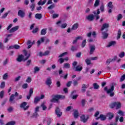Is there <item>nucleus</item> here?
Segmentation results:
<instances>
[{
  "instance_id": "obj_3",
  "label": "nucleus",
  "mask_w": 125,
  "mask_h": 125,
  "mask_svg": "<svg viewBox=\"0 0 125 125\" xmlns=\"http://www.w3.org/2000/svg\"><path fill=\"white\" fill-rule=\"evenodd\" d=\"M115 83H113L112 85L111 86V88L108 89L107 93L109 95L110 97H113L115 95V93H114V88H115Z\"/></svg>"
},
{
  "instance_id": "obj_38",
  "label": "nucleus",
  "mask_w": 125,
  "mask_h": 125,
  "mask_svg": "<svg viewBox=\"0 0 125 125\" xmlns=\"http://www.w3.org/2000/svg\"><path fill=\"white\" fill-rule=\"evenodd\" d=\"M85 62L87 65H90L91 64V61H90L89 59H86L85 60Z\"/></svg>"
},
{
  "instance_id": "obj_63",
  "label": "nucleus",
  "mask_w": 125,
  "mask_h": 125,
  "mask_svg": "<svg viewBox=\"0 0 125 125\" xmlns=\"http://www.w3.org/2000/svg\"><path fill=\"white\" fill-rule=\"evenodd\" d=\"M124 80H125V74H124L122 76H121L120 78V82H124Z\"/></svg>"
},
{
  "instance_id": "obj_32",
  "label": "nucleus",
  "mask_w": 125,
  "mask_h": 125,
  "mask_svg": "<svg viewBox=\"0 0 125 125\" xmlns=\"http://www.w3.org/2000/svg\"><path fill=\"white\" fill-rule=\"evenodd\" d=\"M81 38H82V37L80 36H78V37H76L75 40H74L72 42L73 44H75V43H77V42H78V41H79V40H80Z\"/></svg>"
},
{
  "instance_id": "obj_10",
  "label": "nucleus",
  "mask_w": 125,
  "mask_h": 125,
  "mask_svg": "<svg viewBox=\"0 0 125 125\" xmlns=\"http://www.w3.org/2000/svg\"><path fill=\"white\" fill-rule=\"evenodd\" d=\"M86 19L88 21H93L94 20V15L93 14H90L86 17Z\"/></svg>"
},
{
  "instance_id": "obj_28",
  "label": "nucleus",
  "mask_w": 125,
  "mask_h": 125,
  "mask_svg": "<svg viewBox=\"0 0 125 125\" xmlns=\"http://www.w3.org/2000/svg\"><path fill=\"white\" fill-rule=\"evenodd\" d=\"M46 30H47L46 28L42 29L41 30V35H42V36H44V35L46 34Z\"/></svg>"
},
{
  "instance_id": "obj_15",
  "label": "nucleus",
  "mask_w": 125,
  "mask_h": 125,
  "mask_svg": "<svg viewBox=\"0 0 125 125\" xmlns=\"http://www.w3.org/2000/svg\"><path fill=\"white\" fill-rule=\"evenodd\" d=\"M45 83L46 84H47V85H48V86H50V85L52 83V82L51 81V78L50 77L47 78Z\"/></svg>"
},
{
  "instance_id": "obj_62",
  "label": "nucleus",
  "mask_w": 125,
  "mask_h": 125,
  "mask_svg": "<svg viewBox=\"0 0 125 125\" xmlns=\"http://www.w3.org/2000/svg\"><path fill=\"white\" fill-rule=\"evenodd\" d=\"M14 48H15V49H19L20 48V46L18 44H15L14 45Z\"/></svg>"
},
{
  "instance_id": "obj_4",
  "label": "nucleus",
  "mask_w": 125,
  "mask_h": 125,
  "mask_svg": "<svg viewBox=\"0 0 125 125\" xmlns=\"http://www.w3.org/2000/svg\"><path fill=\"white\" fill-rule=\"evenodd\" d=\"M16 96H18V93L17 92H15V94H12L10 96V98L9 99V102L12 103V104H14L15 103V97Z\"/></svg>"
},
{
  "instance_id": "obj_40",
  "label": "nucleus",
  "mask_w": 125,
  "mask_h": 125,
  "mask_svg": "<svg viewBox=\"0 0 125 125\" xmlns=\"http://www.w3.org/2000/svg\"><path fill=\"white\" fill-rule=\"evenodd\" d=\"M86 44V40H84L82 43L81 47L83 48Z\"/></svg>"
},
{
  "instance_id": "obj_43",
  "label": "nucleus",
  "mask_w": 125,
  "mask_h": 125,
  "mask_svg": "<svg viewBox=\"0 0 125 125\" xmlns=\"http://www.w3.org/2000/svg\"><path fill=\"white\" fill-rule=\"evenodd\" d=\"M5 87V82H2L0 85V88H4Z\"/></svg>"
},
{
  "instance_id": "obj_21",
  "label": "nucleus",
  "mask_w": 125,
  "mask_h": 125,
  "mask_svg": "<svg viewBox=\"0 0 125 125\" xmlns=\"http://www.w3.org/2000/svg\"><path fill=\"white\" fill-rule=\"evenodd\" d=\"M86 88H87V87H86V85H85V84H83L81 91L82 92H85L86 90Z\"/></svg>"
},
{
  "instance_id": "obj_20",
  "label": "nucleus",
  "mask_w": 125,
  "mask_h": 125,
  "mask_svg": "<svg viewBox=\"0 0 125 125\" xmlns=\"http://www.w3.org/2000/svg\"><path fill=\"white\" fill-rule=\"evenodd\" d=\"M44 42V38L42 37L41 38V40H38L37 41L38 46H40L41 45V43H42V42Z\"/></svg>"
},
{
  "instance_id": "obj_50",
  "label": "nucleus",
  "mask_w": 125,
  "mask_h": 125,
  "mask_svg": "<svg viewBox=\"0 0 125 125\" xmlns=\"http://www.w3.org/2000/svg\"><path fill=\"white\" fill-rule=\"evenodd\" d=\"M5 47L4 45H3V44L2 42H0V49H2V50H3L4 49Z\"/></svg>"
},
{
  "instance_id": "obj_8",
  "label": "nucleus",
  "mask_w": 125,
  "mask_h": 125,
  "mask_svg": "<svg viewBox=\"0 0 125 125\" xmlns=\"http://www.w3.org/2000/svg\"><path fill=\"white\" fill-rule=\"evenodd\" d=\"M106 117L108 118V121H111L114 118V113L108 112L106 114Z\"/></svg>"
},
{
  "instance_id": "obj_64",
  "label": "nucleus",
  "mask_w": 125,
  "mask_h": 125,
  "mask_svg": "<svg viewBox=\"0 0 125 125\" xmlns=\"http://www.w3.org/2000/svg\"><path fill=\"white\" fill-rule=\"evenodd\" d=\"M100 10L102 12H104V5L102 4L100 7Z\"/></svg>"
},
{
  "instance_id": "obj_29",
  "label": "nucleus",
  "mask_w": 125,
  "mask_h": 125,
  "mask_svg": "<svg viewBox=\"0 0 125 125\" xmlns=\"http://www.w3.org/2000/svg\"><path fill=\"white\" fill-rule=\"evenodd\" d=\"M100 3V0H96L94 4V7H97Z\"/></svg>"
},
{
  "instance_id": "obj_61",
  "label": "nucleus",
  "mask_w": 125,
  "mask_h": 125,
  "mask_svg": "<svg viewBox=\"0 0 125 125\" xmlns=\"http://www.w3.org/2000/svg\"><path fill=\"white\" fill-rule=\"evenodd\" d=\"M22 88H23L24 89L27 88H28V84L27 83H24L22 85Z\"/></svg>"
},
{
  "instance_id": "obj_56",
  "label": "nucleus",
  "mask_w": 125,
  "mask_h": 125,
  "mask_svg": "<svg viewBox=\"0 0 125 125\" xmlns=\"http://www.w3.org/2000/svg\"><path fill=\"white\" fill-rule=\"evenodd\" d=\"M51 122H52L51 118H48L47 121V125H50L51 124Z\"/></svg>"
},
{
  "instance_id": "obj_60",
  "label": "nucleus",
  "mask_w": 125,
  "mask_h": 125,
  "mask_svg": "<svg viewBox=\"0 0 125 125\" xmlns=\"http://www.w3.org/2000/svg\"><path fill=\"white\" fill-rule=\"evenodd\" d=\"M31 117L32 118H37L38 117V112L35 111Z\"/></svg>"
},
{
  "instance_id": "obj_18",
  "label": "nucleus",
  "mask_w": 125,
  "mask_h": 125,
  "mask_svg": "<svg viewBox=\"0 0 125 125\" xmlns=\"http://www.w3.org/2000/svg\"><path fill=\"white\" fill-rule=\"evenodd\" d=\"M102 34L103 35V39H104V40L107 39V38H108V37H109V34H108V33H107L105 32H102Z\"/></svg>"
},
{
  "instance_id": "obj_6",
  "label": "nucleus",
  "mask_w": 125,
  "mask_h": 125,
  "mask_svg": "<svg viewBox=\"0 0 125 125\" xmlns=\"http://www.w3.org/2000/svg\"><path fill=\"white\" fill-rule=\"evenodd\" d=\"M81 122H83L84 123H86L87 122V120L89 119V116L88 115H86V117L84 115H83L80 117Z\"/></svg>"
},
{
  "instance_id": "obj_36",
  "label": "nucleus",
  "mask_w": 125,
  "mask_h": 125,
  "mask_svg": "<svg viewBox=\"0 0 125 125\" xmlns=\"http://www.w3.org/2000/svg\"><path fill=\"white\" fill-rule=\"evenodd\" d=\"M116 109H120L121 108V107H122V104H121V103L120 102H116Z\"/></svg>"
},
{
  "instance_id": "obj_5",
  "label": "nucleus",
  "mask_w": 125,
  "mask_h": 125,
  "mask_svg": "<svg viewBox=\"0 0 125 125\" xmlns=\"http://www.w3.org/2000/svg\"><path fill=\"white\" fill-rule=\"evenodd\" d=\"M55 114L57 115L58 118H60L62 116V112H61V109L59 107H57L55 109Z\"/></svg>"
},
{
  "instance_id": "obj_31",
  "label": "nucleus",
  "mask_w": 125,
  "mask_h": 125,
  "mask_svg": "<svg viewBox=\"0 0 125 125\" xmlns=\"http://www.w3.org/2000/svg\"><path fill=\"white\" fill-rule=\"evenodd\" d=\"M74 117L75 119H77L79 117V111L78 110H75L74 112Z\"/></svg>"
},
{
  "instance_id": "obj_59",
  "label": "nucleus",
  "mask_w": 125,
  "mask_h": 125,
  "mask_svg": "<svg viewBox=\"0 0 125 125\" xmlns=\"http://www.w3.org/2000/svg\"><path fill=\"white\" fill-rule=\"evenodd\" d=\"M32 82V78L31 77H28L27 79L26 80V82L28 83H30Z\"/></svg>"
},
{
  "instance_id": "obj_22",
  "label": "nucleus",
  "mask_w": 125,
  "mask_h": 125,
  "mask_svg": "<svg viewBox=\"0 0 125 125\" xmlns=\"http://www.w3.org/2000/svg\"><path fill=\"white\" fill-rule=\"evenodd\" d=\"M117 43V42L116 41H111L109 42L108 44L107 45V47H110V46H112V45H115Z\"/></svg>"
},
{
  "instance_id": "obj_1",
  "label": "nucleus",
  "mask_w": 125,
  "mask_h": 125,
  "mask_svg": "<svg viewBox=\"0 0 125 125\" xmlns=\"http://www.w3.org/2000/svg\"><path fill=\"white\" fill-rule=\"evenodd\" d=\"M23 55H20L18 56V58L17 59V60L18 62H22V61H23V62H25L26 60H28L29 58L31 57V53L28 54V52L26 50H23ZM26 56V57L25 58L24 56Z\"/></svg>"
},
{
  "instance_id": "obj_24",
  "label": "nucleus",
  "mask_w": 125,
  "mask_h": 125,
  "mask_svg": "<svg viewBox=\"0 0 125 125\" xmlns=\"http://www.w3.org/2000/svg\"><path fill=\"white\" fill-rule=\"evenodd\" d=\"M42 16L41 14L37 13L35 15V18L36 19H39L40 20L42 19Z\"/></svg>"
},
{
  "instance_id": "obj_23",
  "label": "nucleus",
  "mask_w": 125,
  "mask_h": 125,
  "mask_svg": "<svg viewBox=\"0 0 125 125\" xmlns=\"http://www.w3.org/2000/svg\"><path fill=\"white\" fill-rule=\"evenodd\" d=\"M100 118L101 121H105L107 119V117L102 114L100 115Z\"/></svg>"
},
{
  "instance_id": "obj_51",
  "label": "nucleus",
  "mask_w": 125,
  "mask_h": 125,
  "mask_svg": "<svg viewBox=\"0 0 125 125\" xmlns=\"http://www.w3.org/2000/svg\"><path fill=\"white\" fill-rule=\"evenodd\" d=\"M54 7H55V4H53L50 5L49 7H48L47 9H53V8H54Z\"/></svg>"
},
{
  "instance_id": "obj_13",
  "label": "nucleus",
  "mask_w": 125,
  "mask_h": 125,
  "mask_svg": "<svg viewBox=\"0 0 125 125\" xmlns=\"http://www.w3.org/2000/svg\"><path fill=\"white\" fill-rule=\"evenodd\" d=\"M109 27H110V25H109L108 23H105L104 24H103V26L101 29V31H104V30H105V29H108V28H109Z\"/></svg>"
},
{
  "instance_id": "obj_46",
  "label": "nucleus",
  "mask_w": 125,
  "mask_h": 125,
  "mask_svg": "<svg viewBox=\"0 0 125 125\" xmlns=\"http://www.w3.org/2000/svg\"><path fill=\"white\" fill-rule=\"evenodd\" d=\"M71 109H73V107L72 106H68L66 107L65 110L67 112H70Z\"/></svg>"
},
{
  "instance_id": "obj_49",
  "label": "nucleus",
  "mask_w": 125,
  "mask_h": 125,
  "mask_svg": "<svg viewBox=\"0 0 125 125\" xmlns=\"http://www.w3.org/2000/svg\"><path fill=\"white\" fill-rule=\"evenodd\" d=\"M58 61L60 63V64H62V63H64V59L61 58L59 59Z\"/></svg>"
},
{
  "instance_id": "obj_52",
  "label": "nucleus",
  "mask_w": 125,
  "mask_h": 125,
  "mask_svg": "<svg viewBox=\"0 0 125 125\" xmlns=\"http://www.w3.org/2000/svg\"><path fill=\"white\" fill-rule=\"evenodd\" d=\"M3 95H4V91L3 90L0 92V98H3Z\"/></svg>"
},
{
  "instance_id": "obj_33",
  "label": "nucleus",
  "mask_w": 125,
  "mask_h": 125,
  "mask_svg": "<svg viewBox=\"0 0 125 125\" xmlns=\"http://www.w3.org/2000/svg\"><path fill=\"white\" fill-rule=\"evenodd\" d=\"M30 8H31V11H34L35 10V7H36V4L35 3H32L29 6Z\"/></svg>"
},
{
  "instance_id": "obj_12",
  "label": "nucleus",
  "mask_w": 125,
  "mask_h": 125,
  "mask_svg": "<svg viewBox=\"0 0 125 125\" xmlns=\"http://www.w3.org/2000/svg\"><path fill=\"white\" fill-rule=\"evenodd\" d=\"M25 12L21 10H19L18 12V16H20L21 18H24L25 17Z\"/></svg>"
},
{
  "instance_id": "obj_41",
  "label": "nucleus",
  "mask_w": 125,
  "mask_h": 125,
  "mask_svg": "<svg viewBox=\"0 0 125 125\" xmlns=\"http://www.w3.org/2000/svg\"><path fill=\"white\" fill-rule=\"evenodd\" d=\"M123 19V15L121 14H119L117 16V21H120V20H122Z\"/></svg>"
},
{
  "instance_id": "obj_57",
  "label": "nucleus",
  "mask_w": 125,
  "mask_h": 125,
  "mask_svg": "<svg viewBox=\"0 0 125 125\" xmlns=\"http://www.w3.org/2000/svg\"><path fill=\"white\" fill-rule=\"evenodd\" d=\"M38 31H39V28L37 27L33 29V30L32 31V33L33 34H36L37 33Z\"/></svg>"
},
{
  "instance_id": "obj_11",
  "label": "nucleus",
  "mask_w": 125,
  "mask_h": 125,
  "mask_svg": "<svg viewBox=\"0 0 125 125\" xmlns=\"http://www.w3.org/2000/svg\"><path fill=\"white\" fill-rule=\"evenodd\" d=\"M89 48H90L89 54L91 55L92 54H93V52L95 51V45H91L89 46Z\"/></svg>"
},
{
  "instance_id": "obj_26",
  "label": "nucleus",
  "mask_w": 125,
  "mask_h": 125,
  "mask_svg": "<svg viewBox=\"0 0 125 125\" xmlns=\"http://www.w3.org/2000/svg\"><path fill=\"white\" fill-rule=\"evenodd\" d=\"M45 2H46V0H44L43 1L40 0L38 3V5H43V4H45Z\"/></svg>"
},
{
  "instance_id": "obj_9",
  "label": "nucleus",
  "mask_w": 125,
  "mask_h": 125,
  "mask_svg": "<svg viewBox=\"0 0 125 125\" xmlns=\"http://www.w3.org/2000/svg\"><path fill=\"white\" fill-rule=\"evenodd\" d=\"M33 93H34V88H31L29 90V95L27 96V99L30 100L31 99V97L33 95Z\"/></svg>"
},
{
  "instance_id": "obj_30",
  "label": "nucleus",
  "mask_w": 125,
  "mask_h": 125,
  "mask_svg": "<svg viewBox=\"0 0 125 125\" xmlns=\"http://www.w3.org/2000/svg\"><path fill=\"white\" fill-rule=\"evenodd\" d=\"M122 35V31L121 29H119L117 33V40H119L121 38V35Z\"/></svg>"
},
{
  "instance_id": "obj_54",
  "label": "nucleus",
  "mask_w": 125,
  "mask_h": 125,
  "mask_svg": "<svg viewBox=\"0 0 125 125\" xmlns=\"http://www.w3.org/2000/svg\"><path fill=\"white\" fill-rule=\"evenodd\" d=\"M119 57L120 58H123L125 57V52H121L119 55Z\"/></svg>"
},
{
  "instance_id": "obj_7",
  "label": "nucleus",
  "mask_w": 125,
  "mask_h": 125,
  "mask_svg": "<svg viewBox=\"0 0 125 125\" xmlns=\"http://www.w3.org/2000/svg\"><path fill=\"white\" fill-rule=\"evenodd\" d=\"M26 105H27V102H24L21 104L20 107L21 108H22L23 109H24V111H26V110H28L29 107V105H27V106Z\"/></svg>"
},
{
  "instance_id": "obj_16",
  "label": "nucleus",
  "mask_w": 125,
  "mask_h": 125,
  "mask_svg": "<svg viewBox=\"0 0 125 125\" xmlns=\"http://www.w3.org/2000/svg\"><path fill=\"white\" fill-rule=\"evenodd\" d=\"M75 72H82L83 71V66L77 65L75 67Z\"/></svg>"
},
{
  "instance_id": "obj_53",
  "label": "nucleus",
  "mask_w": 125,
  "mask_h": 125,
  "mask_svg": "<svg viewBox=\"0 0 125 125\" xmlns=\"http://www.w3.org/2000/svg\"><path fill=\"white\" fill-rule=\"evenodd\" d=\"M112 62H113V59H109L107 60L106 61V63L109 65V64H110V63H111Z\"/></svg>"
},
{
  "instance_id": "obj_47",
  "label": "nucleus",
  "mask_w": 125,
  "mask_h": 125,
  "mask_svg": "<svg viewBox=\"0 0 125 125\" xmlns=\"http://www.w3.org/2000/svg\"><path fill=\"white\" fill-rule=\"evenodd\" d=\"M68 54L67 52H64L63 53L61 54L59 57V58H61V57H63V56H65V55H67Z\"/></svg>"
},
{
  "instance_id": "obj_19",
  "label": "nucleus",
  "mask_w": 125,
  "mask_h": 125,
  "mask_svg": "<svg viewBox=\"0 0 125 125\" xmlns=\"http://www.w3.org/2000/svg\"><path fill=\"white\" fill-rule=\"evenodd\" d=\"M78 28H79V23H75L72 26V27L71 28V30H77V29H78Z\"/></svg>"
},
{
  "instance_id": "obj_48",
  "label": "nucleus",
  "mask_w": 125,
  "mask_h": 125,
  "mask_svg": "<svg viewBox=\"0 0 125 125\" xmlns=\"http://www.w3.org/2000/svg\"><path fill=\"white\" fill-rule=\"evenodd\" d=\"M40 70V67L38 66H35L34 67V73H36L37 72H39Z\"/></svg>"
},
{
  "instance_id": "obj_45",
  "label": "nucleus",
  "mask_w": 125,
  "mask_h": 125,
  "mask_svg": "<svg viewBox=\"0 0 125 125\" xmlns=\"http://www.w3.org/2000/svg\"><path fill=\"white\" fill-rule=\"evenodd\" d=\"M32 63V60H29L28 61H27L26 62V66L27 67H29L30 65H31Z\"/></svg>"
},
{
  "instance_id": "obj_42",
  "label": "nucleus",
  "mask_w": 125,
  "mask_h": 125,
  "mask_svg": "<svg viewBox=\"0 0 125 125\" xmlns=\"http://www.w3.org/2000/svg\"><path fill=\"white\" fill-rule=\"evenodd\" d=\"M71 50L73 52L77 51V50H78V48L76 46H72L71 48Z\"/></svg>"
},
{
  "instance_id": "obj_17",
  "label": "nucleus",
  "mask_w": 125,
  "mask_h": 125,
  "mask_svg": "<svg viewBox=\"0 0 125 125\" xmlns=\"http://www.w3.org/2000/svg\"><path fill=\"white\" fill-rule=\"evenodd\" d=\"M41 101V100L40 99V97L39 96H36L34 99V104H38L39 102Z\"/></svg>"
},
{
  "instance_id": "obj_37",
  "label": "nucleus",
  "mask_w": 125,
  "mask_h": 125,
  "mask_svg": "<svg viewBox=\"0 0 125 125\" xmlns=\"http://www.w3.org/2000/svg\"><path fill=\"white\" fill-rule=\"evenodd\" d=\"M41 107H42L43 111H45L47 108L45 104H44V103H42L41 105Z\"/></svg>"
},
{
  "instance_id": "obj_58",
  "label": "nucleus",
  "mask_w": 125,
  "mask_h": 125,
  "mask_svg": "<svg viewBox=\"0 0 125 125\" xmlns=\"http://www.w3.org/2000/svg\"><path fill=\"white\" fill-rule=\"evenodd\" d=\"M8 15V13H5L4 14H3L2 16L1 19H4V18H6V17H7Z\"/></svg>"
},
{
  "instance_id": "obj_35",
  "label": "nucleus",
  "mask_w": 125,
  "mask_h": 125,
  "mask_svg": "<svg viewBox=\"0 0 125 125\" xmlns=\"http://www.w3.org/2000/svg\"><path fill=\"white\" fill-rule=\"evenodd\" d=\"M93 86L94 89H98V88H99V85H98L96 83H94L93 84Z\"/></svg>"
},
{
  "instance_id": "obj_39",
  "label": "nucleus",
  "mask_w": 125,
  "mask_h": 125,
  "mask_svg": "<svg viewBox=\"0 0 125 125\" xmlns=\"http://www.w3.org/2000/svg\"><path fill=\"white\" fill-rule=\"evenodd\" d=\"M108 6L109 7V8H111V9H113V8H114V5H113V3L112 1H110L108 3Z\"/></svg>"
},
{
  "instance_id": "obj_34",
  "label": "nucleus",
  "mask_w": 125,
  "mask_h": 125,
  "mask_svg": "<svg viewBox=\"0 0 125 125\" xmlns=\"http://www.w3.org/2000/svg\"><path fill=\"white\" fill-rule=\"evenodd\" d=\"M16 124V122L14 121H12L10 122H8L6 125H15Z\"/></svg>"
},
{
  "instance_id": "obj_14",
  "label": "nucleus",
  "mask_w": 125,
  "mask_h": 125,
  "mask_svg": "<svg viewBox=\"0 0 125 125\" xmlns=\"http://www.w3.org/2000/svg\"><path fill=\"white\" fill-rule=\"evenodd\" d=\"M19 29V26H16L15 27H12L10 30L9 33H14V32H16Z\"/></svg>"
},
{
  "instance_id": "obj_2",
  "label": "nucleus",
  "mask_w": 125,
  "mask_h": 125,
  "mask_svg": "<svg viewBox=\"0 0 125 125\" xmlns=\"http://www.w3.org/2000/svg\"><path fill=\"white\" fill-rule=\"evenodd\" d=\"M66 97L62 95H55L54 96V98L50 100V102L52 103H58L59 102V100H63L65 99Z\"/></svg>"
},
{
  "instance_id": "obj_25",
  "label": "nucleus",
  "mask_w": 125,
  "mask_h": 125,
  "mask_svg": "<svg viewBox=\"0 0 125 125\" xmlns=\"http://www.w3.org/2000/svg\"><path fill=\"white\" fill-rule=\"evenodd\" d=\"M70 67L71 65H70V63L66 62L64 63L63 68L65 69H70Z\"/></svg>"
},
{
  "instance_id": "obj_55",
  "label": "nucleus",
  "mask_w": 125,
  "mask_h": 125,
  "mask_svg": "<svg viewBox=\"0 0 125 125\" xmlns=\"http://www.w3.org/2000/svg\"><path fill=\"white\" fill-rule=\"evenodd\" d=\"M59 16V15L58 14H54L52 15V18L53 19H55V18H58Z\"/></svg>"
},
{
  "instance_id": "obj_44",
  "label": "nucleus",
  "mask_w": 125,
  "mask_h": 125,
  "mask_svg": "<svg viewBox=\"0 0 125 125\" xmlns=\"http://www.w3.org/2000/svg\"><path fill=\"white\" fill-rule=\"evenodd\" d=\"M7 78H8V74L6 73L3 76V80H7Z\"/></svg>"
},
{
  "instance_id": "obj_27",
  "label": "nucleus",
  "mask_w": 125,
  "mask_h": 125,
  "mask_svg": "<svg viewBox=\"0 0 125 125\" xmlns=\"http://www.w3.org/2000/svg\"><path fill=\"white\" fill-rule=\"evenodd\" d=\"M116 106H117V102H114L109 105V107L111 109H114Z\"/></svg>"
}]
</instances>
